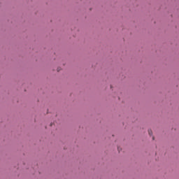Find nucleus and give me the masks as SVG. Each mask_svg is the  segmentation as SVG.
<instances>
[{
  "label": "nucleus",
  "mask_w": 179,
  "mask_h": 179,
  "mask_svg": "<svg viewBox=\"0 0 179 179\" xmlns=\"http://www.w3.org/2000/svg\"><path fill=\"white\" fill-rule=\"evenodd\" d=\"M57 71H58V72L59 71V69H57Z\"/></svg>",
  "instance_id": "20e7f679"
},
{
  "label": "nucleus",
  "mask_w": 179,
  "mask_h": 179,
  "mask_svg": "<svg viewBox=\"0 0 179 179\" xmlns=\"http://www.w3.org/2000/svg\"><path fill=\"white\" fill-rule=\"evenodd\" d=\"M148 134H149L150 136L152 135V129L148 130Z\"/></svg>",
  "instance_id": "f257e3e1"
},
{
  "label": "nucleus",
  "mask_w": 179,
  "mask_h": 179,
  "mask_svg": "<svg viewBox=\"0 0 179 179\" xmlns=\"http://www.w3.org/2000/svg\"><path fill=\"white\" fill-rule=\"evenodd\" d=\"M117 150H118V152H120V148H117Z\"/></svg>",
  "instance_id": "f03ea898"
},
{
  "label": "nucleus",
  "mask_w": 179,
  "mask_h": 179,
  "mask_svg": "<svg viewBox=\"0 0 179 179\" xmlns=\"http://www.w3.org/2000/svg\"><path fill=\"white\" fill-rule=\"evenodd\" d=\"M152 141H155V137H152Z\"/></svg>",
  "instance_id": "7ed1b4c3"
}]
</instances>
